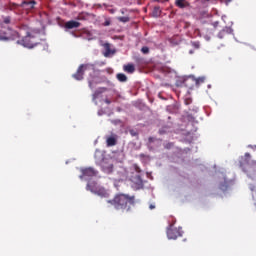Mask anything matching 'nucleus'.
Here are the masks:
<instances>
[{"instance_id": "nucleus-1", "label": "nucleus", "mask_w": 256, "mask_h": 256, "mask_svg": "<svg viewBox=\"0 0 256 256\" xmlns=\"http://www.w3.org/2000/svg\"><path fill=\"white\" fill-rule=\"evenodd\" d=\"M107 203L114 207L116 211H126V213H129V211H131V207L135 205V196L118 193L113 197V199L107 200Z\"/></svg>"}, {"instance_id": "nucleus-2", "label": "nucleus", "mask_w": 256, "mask_h": 256, "mask_svg": "<svg viewBox=\"0 0 256 256\" xmlns=\"http://www.w3.org/2000/svg\"><path fill=\"white\" fill-rule=\"evenodd\" d=\"M17 32L11 28L3 27V22L0 20V41H11L15 39Z\"/></svg>"}, {"instance_id": "nucleus-3", "label": "nucleus", "mask_w": 256, "mask_h": 256, "mask_svg": "<svg viewBox=\"0 0 256 256\" xmlns=\"http://www.w3.org/2000/svg\"><path fill=\"white\" fill-rule=\"evenodd\" d=\"M34 39H35V37L28 34L21 40H18L17 44L22 45V47H27L28 49H33V47H35V45H37V43L34 41Z\"/></svg>"}, {"instance_id": "nucleus-4", "label": "nucleus", "mask_w": 256, "mask_h": 256, "mask_svg": "<svg viewBox=\"0 0 256 256\" xmlns=\"http://www.w3.org/2000/svg\"><path fill=\"white\" fill-rule=\"evenodd\" d=\"M88 64H82L78 67L75 74L72 75L73 79L76 81H83V76L85 75V71H87Z\"/></svg>"}, {"instance_id": "nucleus-5", "label": "nucleus", "mask_w": 256, "mask_h": 256, "mask_svg": "<svg viewBox=\"0 0 256 256\" xmlns=\"http://www.w3.org/2000/svg\"><path fill=\"white\" fill-rule=\"evenodd\" d=\"M82 175H80V179H85V177H96L97 171L95 169L89 167L81 169Z\"/></svg>"}, {"instance_id": "nucleus-6", "label": "nucleus", "mask_w": 256, "mask_h": 256, "mask_svg": "<svg viewBox=\"0 0 256 256\" xmlns=\"http://www.w3.org/2000/svg\"><path fill=\"white\" fill-rule=\"evenodd\" d=\"M167 237L168 239H177L181 237V231L177 228H169L167 230Z\"/></svg>"}, {"instance_id": "nucleus-7", "label": "nucleus", "mask_w": 256, "mask_h": 256, "mask_svg": "<svg viewBox=\"0 0 256 256\" xmlns=\"http://www.w3.org/2000/svg\"><path fill=\"white\" fill-rule=\"evenodd\" d=\"M107 147H115L117 145V135L112 134L111 136L106 137Z\"/></svg>"}, {"instance_id": "nucleus-8", "label": "nucleus", "mask_w": 256, "mask_h": 256, "mask_svg": "<svg viewBox=\"0 0 256 256\" xmlns=\"http://www.w3.org/2000/svg\"><path fill=\"white\" fill-rule=\"evenodd\" d=\"M64 27L65 29H78V27H81V23L75 20H70L65 23Z\"/></svg>"}, {"instance_id": "nucleus-9", "label": "nucleus", "mask_w": 256, "mask_h": 256, "mask_svg": "<svg viewBox=\"0 0 256 256\" xmlns=\"http://www.w3.org/2000/svg\"><path fill=\"white\" fill-rule=\"evenodd\" d=\"M175 6L178 9H186V7H191V4L187 0H175Z\"/></svg>"}, {"instance_id": "nucleus-10", "label": "nucleus", "mask_w": 256, "mask_h": 256, "mask_svg": "<svg viewBox=\"0 0 256 256\" xmlns=\"http://www.w3.org/2000/svg\"><path fill=\"white\" fill-rule=\"evenodd\" d=\"M132 182L134 183L136 189H143V179H141L139 175L133 177Z\"/></svg>"}, {"instance_id": "nucleus-11", "label": "nucleus", "mask_w": 256, "mask_h": 256, "mask_svg": "<svg viewBox=\"0 0 256 256\" xmlns=\"http://www.w3.org/2000/svg\"><path fill=\"white\" fill-rule=\"evenodd\" d=\"M99 83V77L93 76L88 79V85L90 89H95V85Z\"/></svg>"}, {"instance_id": "nucleus-12", "label": "nucleus", "mask_w": 256, "mask_h": 256, "mask_svg": "<svg viewBox=\"0 0 256 256\" xmlns=\"http://www.w3.org/2000/svg\"><path fill=\"white\" fill-rule=\"evenodd\" d=\"M87 191H91V193H95L97 189H99V186L97 185V182H89L86 186Z\"/></svg>"}, {"instance_id": "nucleus-13", "label": "nucleus", "mask_w": 256, "mask_h": 256, "mask_svg": "<svg viewBox=\"0 0 256 256\" xmlns=\"http://www.w3.org/2000/svg\"><path fill=\"white\" fill-rule=\"evenodd\" d=\"M94 158L96 163H101V161H103L104 159L103 152L96 150L94 154Z\"/></svg>"}, {"instance_id": "nucleus-14", "label": "nucleus", "mask_w": 256, "mask_h": 256, "mask_svg": "<svg viewBox=\"0 0 256 256\" xmlns=\"http://www.w3.org/2000/svg\"><path fill=\"white\" fill-rule=\"evenodd\" d=\"M37 4V2H35V0L32 1H24L22 3V7H26V9H34L35 5Z\"/></svg>"}, {"instance_id": "nucleus-15", "label": "nucleus", "mask_w": 256, "mask_h": 256, "mask_svg": "<svg viewBox=\"0 0 256 256\" xmlns=\"http://www.w3.org/2000/svg\"><path fill=\"white\" fill-rule=\"evenodd\" d=\"M123 69L126 73H130V74L135 73V65L133 64H126L124 65Z\"/></svg>"}, {"instance_id": "nucleus-16", "label": "nucleus", "mask_w": 256, "mask_h": 256, "mask_svg": "<svg viewBox=\"0 0 256 256\" xmlns=\"http://www.w3.org/2000/svg\"><path fill=\"white\" fill-rule=\"evenodd\" d=\"M95 195H99L100 197H108L109 194H107V191L105 190V188H97V191L94 192Z\"/></svg>"}, {"instance_id": "nucleus-17", "label": "nucleus", "mask_w": 256, "mask_h": 256, "mask_svg": "<svg viewBox=\"0 0 256 256\" xmlns=\"http://www.w3.org/2000/svg\"><path fill=\"white\" fill-rule=\"evenodd\" d=\"M104 91H107V89H105V88L97 89V90L93 93V95H92L93 101H95V100L99 97V95H101Z\"/></svg>"}, {"instance_id": "nucleus-18", "label": "nucleus", "mask_w": 256, "mask_h": 256, "mask_svg": "<svg viewBox=\"0 0 256 256\" xmlns=\"http://www.w3.org/2000/svg\"><path fill=\"white\" fill-rule=\"evenodd\" d=\"M161 15V7L155 6L152 12L153 17H159Z\"/></svg>"}, {"instance_id": "nucleus-19", "label": "nucleus", "mask_w": 256, "mask_h": 256, "mask_svg": "<svg viewBox=\"0 0 256 256\" xmlns=\"http://www.w3.org/2000/svg\"><path fill=\"white\" fill-rule=\"evenodd\" d=\"M117 20L120 21V23H129L131 18H129V16H120Z\"/></svg>"}, {"instance_id": "nucleus-20", "label": "nucleus", "mask_w": 256, "mask_h": 256, "mask_svg": "<svg viewBox=\"0 0 256 256\" xmlns=\"http://www.w3.org/2000/svg\"><path fill=\"white\" fill-rule=\"evenodd\" d=\"M231 33H233V29H231V27H225L220 33L219 35H231Z\"/></svg>"}, {"instance_id": "nucleus-21", "label": "nucleus", "mask_w": 256, "mask_h": 256, "mask_svg": "<svg viewBox=\"0 0 256 256\" xmlns=\"http://www.w3.org/2000/svg\"><path fill=\"white\" fill-rule=\"evenodd\" d=\"M117 79L121 83H125V81H127V76L123 73H119V74H117Z\"/></svg>"}, {"instance_id": "nucleus-22", "label": "nucleus", "mask_w": 256, "mask_h": 256, "mask_svg": "<svg viewBox=\"0 0 256 256\" xmlns=\"http://www.w3.org/2000/svg\"><path fill=\"white\" fill-rule=\"evenodd\" d=\"M195 83H196V85H201V84L205 83V76L196 78Z\"/></svg>"}, {"instance_id": "nucleus-23", "label": "nucleus", "mask_w": 256, "mask_h": 256, "mask_svg": "<svg viewBox=\"0 0 256 256\" xmlns=\"http://www.w3.org/2000/svg\"><path fill=\"white\" fill-rule=\"evenodd\" d=\"M173 147H175V143L173 142H167L166 144H164V148L166 149H173Z\"/></svg>"}, {"instance_id": "nucleus-24", "label": "nucleus", "mask_w": 256, "mask_h": 256, "mask_svg": "<svg viewBox=\"0 0 256 256\" xmlns=\"http://www.w3.org/2000/svg\"><path fill=\"white\" fill-rule=\"evenodd\" d=\"M129 133L132 137H137L139 135V132H137L135 129L129 130Z\"/></svg>"}, {"instance_id": "nucleus-25", "label": "nucleus", "mask_w": 256, "mask_h": 256, "mask_svg": "<svg viewBox=\"0 0 256 256\" xmlns=\"http://www.w3.org/2000/svg\"><path fill=\"white\" fill-rule=\"evenodd\" d=\"M3 23H5V25H9V23H11V17L7 16L3 19Z\"/></svg>"}, {"instance_id": "nucleus-26", "label": "nucleus", "mask_w": 256, "mask_h": 256, "mask_svg": "<svg viewBox=\"0 0 256 256\" xmlns=\"http://www.w3.org/2000/svg\"><path fill=\"white\" fill-rule=\"evenodd\" d=\"M141 52L144 54V55H147V53H149V47L147 46H144L141 48Z\"/></svg>"}, {"instance_id": "nucleus-27", "label": "nucleus", "mask_w": 256, "mask_h": 256, "mask_svg": "<svg viewBox=\"0 0 256 256\" xmlns=\"http://www.w3.org/2000/svg\"><path fill=\"white\" fill-rule=\"evenodd\" d=\"M109 53H111V48L109 47V44H106V53H105V57L109 56Z\"/></svg>"}, {"instance_id": "nucleus-28", "label": "nucleus", "mask_w": 256, "mask_h": 256, "mask_svg": "<svg viewBox=\"0 0 256 256\" xmlns=\"http://www.w3.org/2000/svg\"><path fill=\"white\" fill-rule=\"evenodd\" d=\"M192 47H194V49H199V47H201V44H199V42H192Z\"/></svg>"}, {"instance_id": "nucleus-29", "label": "nucleus", "mask_w": 256, "mask_h": 256, "mask_svg": "<svg viewBox=\"0 0 256 256\" xmlns=\"http://www.w3.org/2000/svg\"><path fill=\"white\" fill-rule=\"evenodd\" d=\"M109 25H111V21L106 20V21L104 22V27H109Z\"/></svg>"}, {"instance_id": "nucleus-30", "label": "nucleus", "mask_w": 256, "mask_h": 256, "mask_svg": "<svg viewBox=\"0 0 256 256\" xmlns=\"http://www.w3.org/2000/svg\"><path fill=\"white\" fill-rule=\"evenodd\" d=\"M135 171H136L137 173H141V168H139L138 166H136V167H135Z\"/></svg>"}, {"instance_id": "nucleus-31", "label": "nucleus", "mask_w": 256, "mask_h": 256, "mask_svg": "<svg viewBox=\"0 0 256 256\" xmlns=\"http://www.w3.org/2000/svg\"><path fill=\"white\" fill-rule=\"evenodd\" d=\"M245 157H246L247 159H251V154L246 153V154H245Z\"/></svg>"}, {"instance_id": "nucleus-32", "label": "nucleus", "mask_w": 256, "mask_h": 256, "mask_svg": "<svg viewBox=\"0 0 256 256\" xmlns=\"http://www.w3.org/2000/svg\"><path fill=\"white\" fill-rule=\"evenodd\" d=\"M218 25H219V22H218V21H216V22L213 23V26H214V27H217Z\"/></svg>"}, {"instance_id": "nucleus-33", "label": "nucleus", "mask_w": 256, "mask_h": 256, "mask_svg": "<svg viewBox=\"0 0 256 256\" xmlns=\"http://www.w3.org/2000/svg\"><path fill=\"white\" fill-rule=\"evenodd\" d=\"M77 19H78V21H81V19H83V16L78 15Z\"/></svg>"}, {"instance_id": "nucleus-34", "label": "nucleus", "mask_w": 256, "mask_h": 256, "mask_svg": "<svg viewBox=\"0 0 256 256\" xmlns=\"http://www.w3.org/2000/svg\"><path fill=\"white\" fill-rule=\"evenodd\" d=\"M105 103H107L109 105V104H111V101L109 99H106Z\"/></svg>"}, {"instance_id": "nucleus-35", "label": "nucleus", "mask_w": 256, "mask_h": 256, "mask_svg": "<svg viewBox=\"0 0 256 256\" xmlns=\"http://www.w3.org/2000/svg\"><path fill=\"white\" fill-rule=\"evenodd\" d=\"M153 139H154L153 137H150L149 138V143H153Z\"/></svg>"}, {"instance_id": "nucleus-36", "label": "nucleus", "mask_w": 256, "mask_h": 256, "mask_svg": "<svg viewBox=\"0 0 256 256\" xmlns=\"http://www.w3.org/2000/svg\"><path fill=\"white\" fill-rule=\"evenodd\" d=\"M248 147H250L251 149H256V145L255 146L249 145Z\"/></svg>"}, {"instance_id": "nucleus-37", "label": "nucleus", "mask_w": 256, "mask_h": 256, "mask_svg": "<svg viewBox=\"0 0 256 256\" xmlns=\"http://www.w3.org/2000/svg\"><path fill=\"white\" fill-rule=\"evenodd\" d=\"M149 208H150V209H155V205L151 204V205L149 206Z\"/></svg>"}, {"instance_id": "nucleus-38", "label": "nucleus", "mask_w": 256, "mask_h": 256, "mask_svg": "<svg viewBox=\"0 0 256 256\" xmlns=\"http://www.w3.org/2000/svg\"><path fill=\"white\" fill-rule=\"evenodd\" d=\"M189 53H190V55H193L194 52H193V50H190Z\"/></svg>"}, {"instance_id": "nucleus-39", "label": "nucleus", "mask_w": 256, "mask_h": 256, "mask_svg": "<svg viewBox=\"0 0 256 256\" xmlns=\"http://www.w3.org/2000/svg\"><path fill=\"white\" fill-rule=\"evenodd\" d=\"M232 0H226V3H231Z\"/></svg>"}, {"instance_id": "nucleus-40", "label": "nucleus", "mask_w": 256, "mask_h": 256, "mask_svg": "<svg viewBox=\"0 0 256 256\" xmlns=\"http://www.w3.org/2000/svg\"><path fill=\"white\" fill-rule=\"evenodd\" d=\"M140 157H145V154H140Z\"/></svg>"}, {"instance_id": "nucleus-41", "label": "nucleus", "mask_w": 256, "mask_h": 256, "mask_svg": "<svg viewBox=\"0 0 256 256\" xmlns=\"http://www.w3.org/2000/svg\"><path fill=\"white\" fill-rule=\"evenodd\" d=\"M122 15L125 13L123 10H121Z\"/></svg>"}, {"instance_id": "nucleus-42", "label": "nucleus", "mask_w": 256, "mask_h": 256, "mask_svg": "<svg viewBox=\"0 0 256 256\" xmlns=\"http://www.w3.org/2000/svg\"><path fill=\"white\" fill-rule=\"evenodd\" d=\"M110 169H113V165L110 166Z\"/></svg>"}]
</instances>
